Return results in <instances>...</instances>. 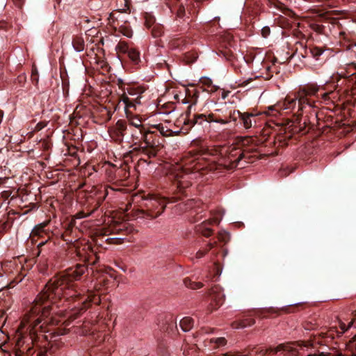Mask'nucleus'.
<instances>
[{"label": "nucleus", "mask_w": 356, "mask_h": 356, "mask_svg": "<svg viewBox=\"0 0 356 356\" xmlns=\"http://www.w3.org/2000/svg\"><path fill=\"white\" fill-rule=\"evenodd\" d=\"M86 268L76 265L67 269L64 273L52 278L37 296L27 313L22 319L15 335L16 341L15 355L30 356L33 349L39 346L42 339L49 340V332L45 325L48 323H57L53 319H46L50 314V306L57 298H66L68 310L62 315L67 319H75L78 314L86 310L91 302L95 301V296L89 293L82 295L73 283L85 273ZM43 356V355H40Z\"/></svg>", "instance_id": "nucleus-1"}, {"label": "nucleus", "mask_w": 356, "mask_h": 356, "mask_svg": "<svg viewBox=\"0 0 356 356\" xmlns=\"http://www.w3.org/2000/svg\"><path fill=\"white\" fill-rule=\"evenodd\" d=\"M226 154L227 158H221L211 152L204 153L202 155L191 156L183 161V166H177L175 173L177 187L181 189L192 184L191 180L202 177L204 172L209 168L215 170L218 165H224L229 168H243L240 164L241 159H246V153L238 145L220 149V154Z\"/></svg>", "instance_id": "nucleus-2"}, {"label": "nucleus", "mask_w": 356, "mask_h": 356, "mask_svg": "<svg viewBox=\"0 0 356 356\" xmlns=\"http://www.w3.org/2000/svg\"><path fill=\"white\" fill-rule=\"evenodd\" d=\"M319 88L316 86H306L301 89L298 94L288 95L284 101L277 102L273 106H268V131L271 129H275L272 126V123L276 127H280V122H275L273 120L270 119L269 117L273 115V112H280V111H286V113H293V119L288 122L286 124L284 130H289L292 134H305L307 133L306 130L307 121L302 120V111L306 106L309 107L315 106L314 100L312 97L319 95L322 96L324 100L329 98L330 93L324 92L319 95ZM271 140V133L268 132V142Z\"/></svg>", "instance_id": "nucleus-3"}, {"label": "nucleus", "mask_w": 356, "mask_h": 356, "mask_svg": "<svg viewBox=\"0 0 356 356\" xmlns=\"http://www.w3.org/2000/svg\"><path fill=\"white\" fill-rule=\"evenodd\" d=\"M212 122L220 123L225 124L229 122L227 119L218 118L215 113H210L207 115L204 114L195 115L193 118V124L195 127L201 126L203 128V131L206 134H209L211 131Z\"/></svg>", "instance_id": "nucleus-4"}, {"label": "nucleus", "mask_w": 356, "mask_h": 356, "mask_svg": "<svg viewBox=\"0 0 356 356\" xmlns=\"http://www.w3.org/2000/svg\"><path fill=\"white\" fill-rule=\"evenodd\" d=\"M298 348L300 346L297 342L281 343L276 347L268 346V356L270 355H278L283 356H297Z\"/></svg>", "instance_id": "nucleus-5"}, {"label": "nucleus", "mask_w": 356, "mask_h": 356, "mask_svg": "<svg viewBox=\"0 0 356 356\" xmlns=\"http://www.w3.org/2000/svg\"><path fill=\"white\" fill-rule=\"evenodd\" d=\"M140 94L132 89L129 90L127 94L125 93L122 96L120 101L124 103L127 113L131 108L136 109L137 106L140 104Z\"/></svg>", "instance_id": "nucleus-6"}, {"label": "nucleus", "mask_w": 356, "mask_h": 356, "mask_svg": "<svg viewBox=\"0 0 356 356\" xmlns=\"http://www.w3.org/2000/svg\"><path fill=\"white\" fill-rule=\"evenodd\" d=\"M268 13H273L274 15H279L281 17V15L276 12L279 11L282 14L287 16H292L293 15V11L288 8L284 3L281 2L280 0H268Z\"/></svg>", "instance_id": "nucleus-7"}, {"label": "nucleus", "mask_w": 356, "mask_h": 356, "mask_svg": "<svg viewBox=\"0 0 356 356\" xmlns=\"http://www.w3.org/2000/svg\"><path fill=\"white\" fill-rule=\"evenodd\" d=\"M222 214L220 211L213 214V216L209 220L208 222H204L197 228V232H200L205 236H209L212 234V229L210 227L211 224H219L221 220Z\"/></svg>", "instance_id": "nucleus-8"}, {"label": "nucleus", "mask_w": 356, "mask_h": 356, "mask_svg": "<svg viewBox=\"0 0 356 356\" xmlns=\"http://www.w3.org/2000/svg\"><path fill=\"white\" fill-rule=\"evenodd\" d=\"M169 202H170V201L167 200V199L165 197L152 195L150 196V199L147 206L149 208L156 209L159 207L161 208V211H157L155 216H154V217H157L162 213L166 204Z\"/></svg>", "instance_id": "nucleus-9"}, {"label": "nucleus", "mask_w": 356, "mask_h": 356, "mask_svg": "<svg viewBox=\"0 0 356 356\" xmlns=\"http://www.w3.org/2000/svg\"><path fill=\"white\" fill-rule=\"evenodd\" d=\"M238 115L240 117V120H241L243 127L245 129H250L254 125H256L257 122V115H254L252 113H241L238 111L237 112Z\"/></svg>", "instance_id": "nucleus-10"}, {"label": "nucleus", "mask_w": 356, "mask_h": 356, "mask_svg": "<svg viewBox=\"0 0 356 356\" xmlns=\"http://www.w3.org/2000/svg\"><path fill=\"white\" fill-rule=\"evenodd\" d=\"M325 49L323 47H320L317 46L310 45L309 47H307L304 49V54H302V56L306 57L310 55L312 58L316 60H320V56L323 55Z\"/></svg>", "instance_id": "nucleus-11"}, {"label": "nucleus", "mask_w": 356, "mask_h": 356, "mask_svg": "<svg viewBox=\"0 0 356 356\" xmlns=\"http://www.w3.org/2000/svg\"><path fill=\"white\" fill-rule=\"evenodd\" d=\"M210 297L212 301L216 302L215 309L220 307L224 301V294L219 286H213L210 292Z\"/></svg>", "instance_id": "nucleus-12"}, {"label": "nucleus", "mask_w": 356, "mask_h": 356, "mask_svg": "<svg viewBox=\"0 0 356 356\" xmlns=\"http://www.w3.org/2000/svg\"><path fill=\"white\" fill-rule=\"evenodd\" d=\"M140 141H143L145 143L144 146H142V144L140 145L142 148H147L149 147L153 146L154 143L152 139V134L149 131H146L145 129Z\"/></svg>", "instance_id": "nucleus-13"}, {"label": "nucleus", "mask_w": 356, "mask_h": 356, "mask_svg": "<svg viewBox=\"0 0 356 356\" xmlns=\"http://www.w3.org/2000/svg\"><path fill=\"white\" fill-rule=\"evenodd\" d=\"M194 321L191 317L183 318L179 323V325L184 332L189 331L193 326Z\"/></svg>", "instance_id": "nucleus-14"}, {"label": "nucleus", "mask_w": 356, "mask_h": 356, "mask_svg": "<svg viewBox=\"0 0 356 356\" xmlns=\"http://www.w3.org/2000/svg\"><path fill=\"white\" fill-rule=\"evenodd\" d=\"M343 47L347 51L350 56L356 58V43L352 41H345Z\"/></svg>", "instance_id": "nucleus-15"}, {"label": "nucleus", "mask_w": 356, "mask_h": 356, "mask_svg": "<svg viewBox=\"0 0 356 356\" xmlns=\"http://www.w3.org/2000/svg\"><path fill=\"white\" fill-rule=\"evenodd\" d=\"M346 352L348 353L346 356H356V334L346 344Z\"/></svg>", "instance_id": "nucleus-16"}, {"label": "nucleus", "mask_w": 356, "mask_h": 356, "mask_svg": "<svg viewBox=\"0 0 356 356\" xmlns=\"http://www.w3.org/2000/svg\"><path fill=\"white\" fill-rule=\"evenodd\" d=\"M74 49L77 52H81L84 49V42L81 38L76 37L72 40Z\"/></svg>", "instance_id": "nucleus-17"}, {"label": "nucleus", "mask_w": 356, "mask_h": 356, "mask_svg": "<svg viewBox=\"0 0 356 356\" xmlns=\"http://www.w3.org/2000/svg\"><path fill=\"white\" fill-rule=\"evenodd\" d=\"M252 324V321L245 319L241 321H234L232 324V327L234 329L244 328L247 326H250Z\"/></svg>", "instance_id": "nucleus-18"}, {"label": "nucleus", "mask_w": 356, "mask_h": 356, "mask_svg": "<svg viewBox=\"0 0 356 356\" xmlns=\"http://www.w3.org/2000/svg\"><path fill=\"white\" fill-rule=\"evenodd\" d=\"M127 54H128V56L133 62L136 63H138V61L140 59V54L137 50L133 48H130Z\"/></svg>", "instance_id": "nucleus-19"}, {"label": "nucleus", "mask_w": 356, "mask_h": 356, "mask_svg": "<svg viewBox=\"0 0 356 356\" xmlns=\"http://www.w3.org/2000/svg\"><path fill=\"white\" fill-rule=\"evenodd\" d=\"M130 125L136 129H145L142 124V122L137 116H134L129 119Z\"/></svg>", "instance_id": "nucleus-20"}, {"label": "nucleus", "mask_w": 356, "mask_h": 356, "mask_svg": "<svg viewBox=\"0 0 356 356\" xmlns=\"http://www.w3.org/2000/svg\"><path fill=\"white\" fill-rule=\"evenodd\" d=\"M353 315L354 317L348 323V326H346V325L344 323H340V328L341 330V333L345 332L348 329V327L353 326L356 323V311L355 312H353Z\"/></svg>", "instance_id": "nucleus-21"}, {"label": "nucleus", "mask_w": 356, "mask_h": 356, "mask_svg": "<svg viewBox=\"0 0 356 356\" xmlns=\"http://www.w3.org/2000/svg\"><path fill=\"white\" fill-rule=\"evenodd\" d=\"M144 130L145 129H136V130H134L131 134L133 140H137L138 142H140V139L144 132Z\"/></svg>", "instance_id": "nucleus-22"}, {"label": "nucleus", "mask_w": 356, "mask_h": 356, "mask_svg": "<svg viewBox=\"0 0 356 356\" xmlns=\"http://www.w3.org/2000/svg\"><path fill=\"white\" fill-rule=\"evenodd\" d=\"M209 341L211 343H216L217 347L225 346L226 343V340L224 337L211 338Z\"/></svg>", "instance_id": "nucleus-23"}, {"label": "nucleus", "mask_w": 356, "mask_h": 356, "mask_svg": "<svg viewBox=\"0 0 356 356\" xmlns=\"http://www.w3.org/2000/svg\"><path fill=\"white\" fill-rule=\"evenodd\" d=\"M120 33H122V34H123L124 35H125L127 38L132 37L133 31L130 28H129L127 26H121L120 28Z\"/></svg>", "instance_id": "nucleus-24"}, {"label": "nucleus", "mask_w": 356, "mask_h": 356, "mask_svg": "<svg viewBox=\"0 0 356 356\" xmlns=\"http://www.w3.org/2000/svg\"><path fill=\"white\" fill-rule=\"evenodd\" d=\"M207 246H208L207 248L203 249V250H200L199 251L197 252V253H196L197 258H198V259L202 258L209 250L211 249L213 247V244L209 243L207 245Z\"/></svg>", "instance_id": "nucleus-25"}, {"label": "nucleus", "mask_w": 356, "mask_h": 356, "mask_svg": "<svg viewBox=\"0 0 356 356\" xmlns=\"http://www.w3.org/2000/svg\"><path fill=\"white\" fill-rule=\"evenodd\" d=\"M268 62H272L273 65H275L276 63H282V61H279L277 58L274 56L273 52L271 51V49H268Z\"/></svg>", "instance_id": "nucleus-26"}, {"label": "nucleus", "mask_w": 356, "mask_h": 356, "mask_svg": "<svg viewBox=\"0 0 356 356\" xmlns=\"http://www.w3.org/2000/svg\"><path fill=\"white\" fill-rule=\"evenodd\" d=\"M130 47H129V46L124 43V42H120L118 45H117V49H118L119 51H122V52H124V53H127L128 51L129 50Z\"/></svg>", "instance_id": "nucleus-27"}, {"label": "nucleus", "mask_w": 356, "mask_h": 356, "mask_svg": "<svg viewBox=\"0 0 356 356\" xmlns=\"http://www.w3.org/2000/svg\"><path fill=\"white\" fill-rule=\"evenodd\" d=\"M229 234L226 232H220L218 234L219 240L225 243H226L229 240Z\"/></svg>", "instance_id": "nucleus-28"}, {"label": "nucleus", "mask_w": 356, "mask_h": 356, "mask_svg": "<svg viewBox=\"0 0 356 356\" xmlns=\"http://www.w3.org/2000/svg\"><path fill=\"white\" fill-rule=\"evenodd\" d=\"M116 127L118 129L119 131L120 132H122L123 131L124 129H125V125L124 124L121 122V121H118L116 124Z\"/></svg>", "instance_id": "nucleus-29"}, {"label": "nucleus", "mask_w": 356, "mask_h": 356, "mask_svg": "<svg viewBox=\"0 0 356 356\" xmlns=\"http://www.w3.org/2000/svg\"><path fill=\"white\" fill-rule=\"evenodd\" d=\"M183 13H184V10L182 8H179V10L177 12L178 17H182Z\"/></svg>", "instance_id": "nucleus-30"}, {"label": "nucleus", "mask_w": 356, "mask_h": 356, "mask_svg": "<svg viewBox=\"0 0 356 356\" xmlns=\"http://www.w3.org/2000/svg\"><path fill=\"white\" fill-rule=\"evenodd\" d=\"M250 81V79H247L245 81H243L242 83H240L239 85L245 86L248 84V83Z\"/></svg>", "instance_id": "nucleus-31"}, {"label": "nucleus", "mask_w": 356, "mask_h": 356, "mask_svg": "<svg viewBox=\"0 0 356 356\" xmlns=\"http://www.w3.org/2000/svg\"><path fill=\"white\" fill-rule=\"evenodd\" d=\"M267 33V29H266V26L264 27L262 29V35L266 37V34Z\"/></svg>", "instance_id": "nucleus-32"}, {"label": "nucleus", "mask_w": 356, "mask_h": 356, "mask_svg": "<svg viewBox=\"0 0 356 356\" xmlns=\"http://www.w3.org/2000/svg\"><path fill=\"white\" fill-rule=\"evenodd\" d=\"M3 117V113L2 111H0V123L2 121Z\"/></svg>", "instance_id": "nucleus-33"}, {"label": "nucleus", "mask_w": 356, "mask_h": 356, "mask_svg": "<svg viewBox=\"0 0 356 356\" xmlns=\"http://www.w3.org/2000/svg\"><path fill=\"white\" fill-rule=\"evenodd\" d=\"M196 287L192 286L193 288H200L202 286V284L200 283L195 284Z\"/></svg>", "instance_id": "nucleus-34"}, {"label": "nucleus", "mask_w": 356, "mask_h": 356, "mask_svg": "<svg viewBox=\"0 0 356 356\" xmlns=\"http://www.w3.org/2000/svg\"><path fill=\"white\" fill-rule=\"evenodd\" d=\"M309 356H326V355L323 353L321 355H309Z\"/></svg>", "instance_id": "nucleus-35"}, {"label": "nucleus", "mask_w": 356, "mask_h": 356, "mask_svg": "<svg viewBox=\"0 0 356 356\" xmlns=\"http://www.w3.org/2000/svg\"><path fill=\"white\" fill-rule=\"evenodd\" d=\"M196 102H197V99H195L194 100V102H193V104H192L191 105H190V108H191V107H192V106H193V104H196Z\"/></svg>", "instance_id": "nucleus-36"}, {"label": "nucleus", "mask_w": 356, "mask_h": 356, "mask_svg": "<svg viewBox=\"0 0 356 356\" xmlns=\"http://www.w3.org/2000/svg\"><path fill=\"white\" fill-rule=\"evenodd\" d=\"M272 310H273V309H272V308L268 307V314H269L270 313H271Z\"/></svg>", "instance_id": "nucleus-37"}, {"label": "nucleus", "mask_w": 356, "mask_h": 356, "mask_svg": "<svg viewBox=\"0 0 356 356\" xmlns=\"http://www.w3.org/2000/svg\"><path fill=\"white\" fill-rule=\"evenodd\" d=\"M268 73L270 72V67L268 66ZM270 79V75L268 74V80Z\"/></svg>", "instance_id": "nucleus-38"}, {"label": "nucleus", "mask_w": 356, "mask_h": 356, "mask_svg": "<svg viewBox=\"0 0 356 356\" xmlns=\"http://www.w3.org/2000/svg\"><path fill=\"white\" fill-rule=\"evenodd\" d=\"M161 129H159V130H160V132L163 133V127H161Z\"/></svg>", "instance_id": "nucleus-39"}, {"label": "nucleus", "mask_w": 356, "mask_h": 356, "mask_svg": "<svg viewBox=\"0 0 356 356\" xmlns=\"http://www.w3.org/2000/svg\"><path fill=\"white\" fill-rule=\"evenodd\" d=\"M270 154H274V153L273 152L268 153V156H270Z\"/></svg>", "instance_id": "nucleus-40"}, {"label": "nucleus", "mask_w": 356, "mask_h": 356, "mask_svg": "<svg viewBox=\"0 0 356 356\" xmlns=\"http://www.w3.org/2000/svg\"><path fill=\"white\" fill-rule=\"evenodd\" d=\"M273 139L275 140V136H273Z\"/></svg>", "instance_id": "nucleus-41"}, {"label": "nucleus", "mask_w": 356, "mask_h": 356, "mask_svg": "<svg viewBox=\"0 0 356 356\" xmlns=\"http://www.w3.org/2000/svg\"><path fill=\"white\" fill-rule=\"evenodd\" d=\"M268 34H269L270 33V28L269 27H268Z\"/></svg>", "instance_id": "nucleus-42"}, {"label": "nucleus", "mask_w": 356, "mask_h": 356, "mask_svg": "<svg viewBox=\"0 0 356 356\" xmlns=\"http://www.w3.org/2000/svg\"><path fill=\"white\" fill-rule=\"evenodd\" d=\"M124 1H125V2H127V0H124Z\"/></svg>", "instance_id": "nucleus-43"}]
</instances>
